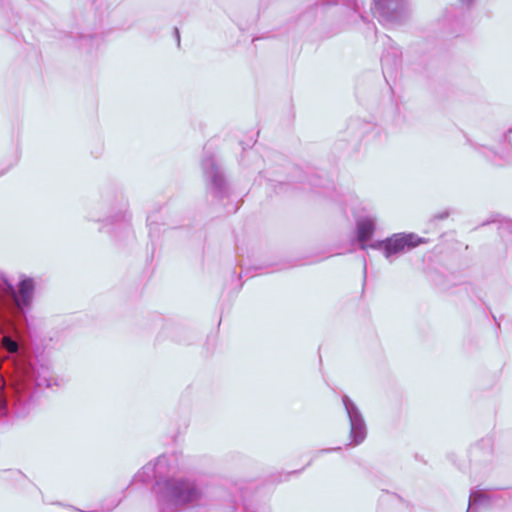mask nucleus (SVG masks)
Here are the masks:
<instances>
[{"label":"nucleus","instance_id":"1","mask_svg":"<svg viewBox=\"0 0 512 512\" xmlns=\"http://www.w3.org/2000/svg\"><path fill=\"white\" fill-rule=\"evenodd\" d=\"M35 285L32 278H22L17 290L13 283L0 272V343L2 347L12 355L14 362L11 365H17V359L21 357V342L9 334V329H13L14 325L24 323L30 329L31 337L37 339V335L31 331L30 317L28 310L31 307L34 296Z\"/></svg>","mask_w":512,"mask_h":512},{"label":"nucleus","instance_id":"2","mask_svg":"<svg viewBox=\"0 0 512 512\" xmlns=\"http://www.w3.org/2000/svg\"><path fill=\"white\" fill-rule=\"evenodd\" d=\"M160 512H180L200 506L205 498L203 487L191 477H168L153 486Z\"/></svg>","mask_w":512,"mask_h":512},{"label":"nucleus","instance_id":"3","mask_svg":"<svg viewBox=\"0 0 512 512\" xmlns=\"http://www.w3.org/2000/svg\"><path fill=\"white\" fill-rule=\"evenodd\" d=\"M201 167L206 184L207 197L211 198L213 203L221 204L226 213H235L239 206L237 203H232V189L214 155L206 154L202 159Z\"/></svg>","mask_w":512,"mask_h":512},{"label":"nucleus","instance_id":"4","mask_svg":"<svg viewBox=\"0 0 512 512\" xmlns=\"http://www.w3.org/2000/svg\"><path fill=\"white\" fill-rule=\"evenodd\" d=\"M99 205L105 208L106 215L103 218L93 219L104 224L102 229L110 227L107 232L115 235L118 231L123 234L130 232L131 214L128 209V201L122 194L106 192L102 195Z\"/></svg>","mask_w":512,"mask_h":512},{"label":"nucleus","instance_id":"5","mask_svg":"<svg viewBox=\"0 0 512 512\" xmlns=\"http://www.w3.org/2000/svg\"><path fill=\"white\" fill-rule=\"evenodd\" d=\"M425 243H427L425 238L419 237L414 233H395L385 240L371 243L369 247L382 250L385 258L391 261L394 256Z\"/></svg>","mask_w":512,"mask_h":512},{"label":"nucleus","instance_id":"6","mask_svg":"<svg viewBox=\"0 0 512 512\" xmlns=\"http://www.w3.org/2000/svg\"><path fill=\"white\" fill-rule=\"evenodd\" d=\"M373 16L382 24H401L410 14L407 0H373Z\"/></svg>","mask_w":512,"mask_h":512},{"label":"nucleus","instance_id":"7","mask_svg":"<svg viewBox=\"0 0 512 512\" xmlns=\"http://www.w3.org/2000/svg\"><path fill=\"white\" fill-rule=\"evenodd\" d=\"M342 403L350 425L349 445L358 446L363 443L367 437V425L364 416L359 407L349 396L343 395Z\"/></svg>","mask_w":512,"mask_h":512},{"label":"nucleus","instance_id":"8","mask_svg":"<svg viewBox=\"0 0 512 512\" xmlns=\"http://www.w3.org/2000/svg\"><path fill=\"white\" fill-rule=\"evenodd\" d=\"M384 51L381 57V65L384 74L393 75L402 63V51L400 47L388 36L384 42Z\"/></svg>","mask_w":512,"mask_h":512},{"label":"nucleus","instance_id":"9","mask_svg":"<svg viewBox=\"0 0 512 512\" xmlns=\"http://www.w3.org/2000/svg\"><path fill=\"white\" fill-rule=\"evenodd\" d=\"M445 32L450 35H460L465 26L463 13H458L457 9L447 10L442 19Z\"/></svg>","mask_w":512,"mask_h":512},{"label":"nucleus","instance_id":"10","mask_svg":"<svg viewBox=\"0 0 512 512\" xmlns=\"http://www.w3.org/2000/svg\"><path fill=\"white\" fill-rule=\"evenodd\" d=\"M358 128L360 133L365 136L367 141H376L382 143L387 140V133L378 125L368 122L354 121L350 129Z\"/></svg>","mask_w":512,"mask_h":512},{"label":"nucleus","instance_id":"11","mask_svg":"<svg viewBox=\"0 0 512 512\" xmlns=\"http://www.w3.org/2000/svg\"><path fill=\"white\" fill-rule=\"evenodd\" d=\"M342 2L344 5L348 7L349 10V19L348 24L357 23L359 20L365 21V16L363 14V3H360L358 0H321L322 5L327 4H338Z\"/></svg>","mask_w":512,"mask_h":512},{"label":"nucleus","instance_id":"12","mask_svg":"<svg viewBox=\"0 0 512 512\" xmlns=\"http://www.w3.org/2000/svg\"><path fill=\"white\" fill-rule=\"evenodd\" d=\"M357 239L361 243V249H366V242L370 240L375 231V219L372 217L361 218L357 221Z\"/></svg>","mask_w":512,"mask_h":512},{"label":"nucleus","instance_id":"13","mask_svg":"<svg viewBox=\"0 0 512 512\" xmlns=\"http://www.w3.org/2000/svg\"><path fill=\"white\" fill-rule=\"evenodd\" d=\"M164 457H158L156 463H147L134 476L135 482L147 483L156 477V465L164 461Z\"/></svg>","mask_w":512,"mask_h":512},{"label":"nucleus","instance_id":"14","mask_svg":"<svg viewBox=\"0 0 512 512\" xmlns=\"http://www.w3.org/2000/svg\"><path fill=\"white\" fill-rule=\"evenodd\" d=\"M490 501L487 493L483 491H472L469 497L467 512H475L478 505H486Z\"/></svg>","mask_w":512,"mask_h":512},{"label":"nucleus","instance_id":"15","mask_svg":"<svg viewBox=\"0 0 512 512\" xmlns=\"http://www.w3.org/2000/svg\"><path fill=\"white\" fill-rule=\"evenodd\" d=\"M472 147L477 150L479 153L483 154L486 158L494 161L496 159V157H502V154L498 153L497 151H495L494 149L486 146V145H482V144H478V143H471Z\"/></svg>","mask_w":512,"mask_h":512},{"label":"nucleus","instance_id":"16","mask_svg":"<svg viewBox=\"0 0 512 512\" xmlns=\"http://www.w3.org/2000/svg\"><path fill=\"white\" fill-rule=\"evenodd\" d=\"M485 450V454L487 456H491L492 454V442L490 439H482L472 450V455L477 457L480 453V450Z\"/></svg>","mask_w":512,"mask_h":512},{"label":"nucleus","instance_id":"17","mask_svg":"<svg viewBox=\"0 0 512 512\" xmlns=\"http://www.w3.org/2000/svg\"><path fill=\"white\" fill-rule=\"evenodd\" d=\"M156 215H149L147 217V226L149 228V236L151 238H155V237H158L159 234H160V225L159 223L156 221Z\"/></svg>","mask_w":512,"mask_h":512},{"label":"nucleus","instance_id":"18","mask_svg":"<svg viewBox=\"0 0 512 512\" xmlns=\"http://www.w3.org/2000/svg\"><path fill=\"white\" fill-rule=\"evenodd\" d=\"M8 478L15 481V482H18V483H22V482H26L28 481L27 477L19 470H11L8 472Z\"/></svg>","mask_w":512,"mask_h":512},{"label":"nucleus","instance_id":"19","mask_svg":"<svg viewBox=\"0 0 512 512\" xmlns=\"http://www.w3.org/2000/svg\"><path fill=\"white\" fill-rule=\"evenodd\" d=\"M498 229L500 230V234L503 235L504 232H509L512 234V222L506 221L503 223H500L498 226Z\"/></svg>","mask_w":512,"mask_h":512},{"label":"nucleus","instance_id":"20","mask_svg":"<svg viewBox=\"0 0 512 512\" xmlns=\"http://www.w3.org/2000/svg\"><path fill=\"white\" fill-rule=\"evenodd\" d=\"M96 39L93 35H83L80 37V46L85 47L88 45V42H92Z\"/></svg>","mask_w":512,"mask_h":512},{"label":"nucleus","instance_id":"21","mask_svg":"<svg viewBox=\"0 0 512 512\" xmlns=\"http://www.w3.org/2000/svg\"><path fill=\"white\" fill-rule=\"evenodd\" d=\"M449 216V212L448 211H443V212H440V213H437L433 216V219L435 220H444L446 219L447 217Z\"/></svg>","mask_w":512,"mask_h":512},{"label":"nucleus","instance_id":"22","mask_svg":"<svg viewBox=\"0 0 512 512\" xmlns=\"http://www.w3.org/2000/svg\"><path fill=\"white\" fill-rule=\"evenodd\" d=\"M459 1L462 4V6L466 7L467 9H470L476 0H459Z\"/></svg>","mask_w":512,"mask_h":512},{"label":"nucleus","instance_id":"23","mask_svg":"<svg viewBox=\"0 0 512 512\" xmlns=\"http://www.w3.org/2000/svg\"><path fill=\"white\" fill-rule=\"evenodd\" d=\"M17 160H18V158H16V159H15V162H14L13 164H10V165H9V166H7L6 168H4V169L0 170V177H1L2 175H4L5 173H7V172L10 170V168H11V167H12V166L17 162Z\"/></svg>","mask_w":512,"mask_h":512},{"label":"nucleus","instance_id":"24","mask_svg":"<svg viewBox=\"0 0 512 512\" xmlns=\"http://www.w3.org/2000/svg\"><path fill=\"white\" fill-rule=\"evenodd\" d=\"M341 447H335V448H328V449H322L319 451V453H328L332 451H340Z\"/></svg>","mask_w":512,"mask_h":512},{"label":"nucleus","instance_id":"25","mask_svg":"<svg viewBox=\"0 0 512 512\" xmlns=\"http://www.w3.org/2000/svg\"><path fill=\"white\" fill-rule=\"evenodd\" d=\"M175 31V35H176V38H177V42H178V45L180 44V34H179V30L177 28L174 29Z\"/></svg>","mask_w":512,"mask_h":512}]
</instances>
